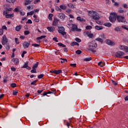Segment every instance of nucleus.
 <instances>
[{
    "label": "nucleus",
    "instance_id": "obj_4",
    "mask_svg": "<svg viewBox=\"0 0 128 128\" xmlns=\"http://www.w3.org/2000/svg\"><path fill=\"white\" fill-rule=\"evenodd\" d=\"M98 44L94 42L90 46L89 48H90L91 52H92V54H96V50H94V48H96Z\"/></svg>",
    "mask_w": 128,
    "mask_h": 128
},
{
    "label": "nucleus",
    "instance_id": "obj_25",
    "mask_svg": "<svg viewBox=\"0 0 128 128\" xmlns=\"http://www.w3.org/2000/svg\"><path fill=\"white\" fill-rule=\"evenodd\" d=\"M54 94V92H44L42 94V96H46V94Z\"/></svg>",
    "mask_w": 128,
    "mask_h": 128
},
{
    "label": "nucleus",
    "instance_id": "obj_37",
    "mask_svg": "<svg viewBox=\"0 0 128 128\" xmlns=\"http://www.w3.org/2000/svg\"><path fill=\"white\" fill-rule=\"evenodd\" d=\"M10 86H11V88H16V83H12L10 84Z\"/></svg>",
    "mask_w": 128,
    "mask_h": 128
},
{
    "label": "nucleus",
    "instance_id": "obj_17",
    "mask_svg": "<svg viewBox=\"0 0 128 128\" xmlns=\"http://www.w3.org/2000/svg\"><path fill=\"white\" fill-rule=\"evenodd\" d=\"M95 28L96 30H100L104 29V27L102 26H96Z\"/></svg>",
    "mask_w": 128,
    "mask_h": 128
},
{
    "label": "nucleus",
    "instance_id": "obj_21",
    "mask_svg": "<svg viewBox=\"0 0 128 128\" xmlns=\"http://www.w3.org/2000/svg\"><path fill=\"white\" fill-rule=\"evenodd\" d=\"M20 7L18 6L14 10V12H20Z\"/></svg>",
    "mask_w": 128,
    "mask_h": 128
},
{
    "label": "nucleus",
    "instance_id": "obj_12",
    "mask_svg": "<svg viewBox=\"0 0 128 128\" xmlns=\"http://www.w3.org/2000/svg\"><path fill=\"white\" fill-rule=\"evenodd\" d=\"M30 42H24L22 44V46L24 48H28L30 46Z\"/></svg>",
    "mask_w": 128,
    "mask_h": 128
},
{
    "label": "nucleus",
    "instance_id": "obj_56",
    "mask_svg": "<svg viewBox=\"0 0 128 128\" xmlns=\"http://www.w3.org/2000/svg\"><path fill=\"white\" fill-rule=\"evenodd\" d=\"M26 24H32V21L31 20L29 19V20H28V21L26 22Z\"/></svg>",
    "mask_w": 128,
    "mask_h": 128
},
{
    "label": "nucleus",
    "instance_id": "obj_54",
    "mask_svg": "<svg viewBox=\"0 0 128 128\" xmlns=\"http://www.w3.org/2000/svg\"><path fill=\"white\" fill-rule=\"evenodd\" d=\"M18 91L14 90L12 92V94L13 96H18Z\"/></svg>",
    "mask_w": 128,
    "mask_h": 128
},
{
    "label": "nucleus",
    "instance_id": "obj_45",
    "mask_svg": "<svg viewBox=\"0 0 128 128\" xmlns=\"http://www.w3.org/2000/svg\"><path fill=\"white\" fill-rule=\"evenodd\" d=\"M68 6L70 8H74V5L72 4H68Z\"/></svg>",
    "mask_w": 128,
    "mask_h": 128
},
{
    "label": "nucleus",
    "instance_id": "obj_15",
    "mask_svg": "<svg viewBox=\"0 0 128 128\" xmlns=\"http://www.w3.org/2000/svg\"><path fill=\"white\" fill-rule=\"evenodd\" d=\"M47 30H48V32H54L56 28L54 26H48L47 28Z\"/></svg>",
    "mask_w": 128,
    "mask_h": 128
},
{
    "label": "nucleus",
    "instance_id": "obj_61",
    "mask_svg": "<svg viewBox=\"0 0 128 128\" xmlns=\"http://www.w3.org/2000/svg\"><path fill=\"white\" fill-rule=\"evenodd\" d=\"M96 24H100V26L102 24V23L100 21H96Z\"/></svg>",
    "mask_w": 128,
    "mask_h": 128
},
{
    "label": "nucleus",
    "instance_id": "obj_36",
    "mask_svg": "<svg viewBox=\"0 0 128 128\" xmlns=\"http://www.w3.org/2000/svg\"><path fill=\"white\" fill-rule=\"evenodd\" d=\"M8 12H9L8 11V9H6V10L4 12L3 14L4 16H7V14H8Z\"/></svg>",
    "mask_w": 128,
    "mask_h": 128
},
{
    "label": "nucleus",
    "instance_id": "obj_50",
    "mask_svg": "<svg viewBox=\"0 0 128 128\" xmlns=\"http://www.w3.org/2000/svg\"><path fill=\"white\" fill-rule=\"evenodd\" d=\"M52 40H54V42H58V38L56 36L54 37Z\"/></svg>",
    "mask_w": 128,
    "mask_h": 128
},
{
    "label": "nucleus",
    "instance_id": "obj_48",
    "mask_svg": "<svg viewBox=\"0 0 128 128\" xmlns=\"http://www.w3.org/2000/svg\"><path fill=\"white\" fill-rule=\"evenodd\" d=\"M126 46H125L120 45V49L122 50H124V48H126Z\"/></svg>",
    "mask_w": 128,
    "mask_h": 128
},
{
    "label": "nucleus",
    "instance_id": "obj_41",
    "mask_svg": "<svg viewBox=\"0 0 128 128\" xmlns=\"http://www.w3.org/2000/svg\"><path fill=\"white\" fill-rule=\"evenodd\" d=\"M114 30L115 32H120V27H116Z\"/></svg>",
    "mask_w": 128,
    "mask_h": 128
},
{
    "label": "nucleus",
    "instance_id": "obj_7",
    "mask_svg": "<svg viewBox=\"0 0 128 128\" xmlns=\"http://www.w3.org/2000/svg\"><path fill=\"white\" fill-rule=\"evenodd\" d=\"M84 34H86L89 38H92L94 34H92V31H86L84 32Z\"/></svg>",
    "mask_w": 128,
    "mask_h": 128
},
{
    "label": "nucleus",
    "instance_id": "obj_11",
    "mask_svg": "<svg viewBox=\"0 0 128 128\" xmlns=\"http://www.w3.org/2000/svg\"><path fill=\"white\" fill-rule=\"evenodd\" d=\"M106 44H108V46H114V42H113L112 41L109 40H106Z\"/></svg>",
    "mask_w": 128,
    "mask_h": 128
},
{
    "label": "nucleus",
    "instance_id": "obj_46",
    "mask_svg": "<svg viewBox=\"0 0 128 128\" xmlns=\"http://www.w3.org/2000/svg\"><path fill=\"white\" fill-rule=\"evenodd\" d=\"M32 46H34V48H38L40 46V44H32Z\"/></svg>",
    "mask_w": 128,
    "mask_h": 128
},
{
    "label": "nucleus",
    "instance_id": "obj_57",
    "mask_svg": "<svg viewBox=\"0 0 128 128\" xmlns=\"http://www.w3.org/2000/svg\"><path fill=\"white\" fill-rule=\"evenodd\" d=\"M10 70L12 72H16V68L14 67H11Z\"/></svg>",
    "mask_w": 128,
    "mask_h": 128
},
{
    "label": "nucleus",
    "instance_id": "obj_18",
    "mask_svg": "<svg viewBox=\"0 0 128 128\" xmlns=\"http://www.w3.org/2000/svg\"><path fill=\"white\" fill-rule=\"evenodd\" d=\"M34 0H25V6H28Z\"/></svg>",
    "mask_w": 128,
    "mask_h": 128
},
{
    "label": "nucleus",
    "instance_id": "obj_14",
    "mask_svg": "<svg viewBox=\"0 0 128 128\" xmlns=\"http://www.w3.org/2000/svg\"><path fill=\"white\" fill-rule=\"evenodd\" d=\"M58 17L60 18V20H64L66 18V15L64 13H59Z\"/></svg>",
    "mask_w": 128,
    "mask_h": 128
},
{
    "label": "nucleus",
    "instance_id": "obj_1",
    "mask_svg": "<svg viewBox=\"0 0 128 128\" xmlns=\"http://www.w3.org/2000/svg\"><path fill=\"white\" fill-rule=\"evenodd\" d=\"M88 14L90 16H92L93 20H98V19L100 18V16L98 15V12L96 11L90 10L88 12Z\"/></svg>",
    "mask_w": 128,
    "mask_h": 128
},
{
    "label": "nucleus",
    "instance_id": "obj_33",
    "mask_svg": "<svg viewBox=\"0 0 128 128\" xmlns=\"http://www.w3.org/2000/svg\"><path fill=\"white\" fill-rule=\"evenodd\" d=\"M96 40H97L98 42H101L102 44V42H104V40L102 39V38H96Z\"/></svg>",
    "mask_w": 128,
    "mask_h": 128
},
{
    "label": "nucleus",
    "instance_id": "obj_39",
    "mask_svg": "<svg viewBox=\"0 0 128 128\" xmlns=\"http://www.w3.org/2000/svg\"><path fill=\"white\" fill-rule=\"evenodd\" d=\"M38 82V80H35L33 81L32 82H31L30 84L31 86H36V84Z\"/></svg>",
    "mask_w": 128,
    "mask_h": 128
},
{
    "label": "nucleus",
    "instance_id": "obj_2",
    "mask_svg": "<svg viewBox=\"0 0 128 128\" xmlns=\"http://www.w3.org/2000/svg\"><path fill=\"white\" fill-rule=\"evenodd\" d=\"M58 28L59 29L58 30V32L59 34H62V36H63L64 38H66V32L64 31L66 30L64 27L58 26Z\"/></svg>",
    "mask_w": 128,
    "mask_h": 128
},
{
    "label": "nucleus",
    "instance_id": "obj_29",
    "mask_svg": "<svg viewBox=\"0 0 128 128\" xmlns=\"http://www.w3.org/2000/svg\"><path fill=\"white\" fill-rule=\"evenodd\" d=\"M38 66V62H36V64H35L32 67V68H36Z\"/></svg>",
    "mask_w": 128,
    "mask_h": 128
},
{
    "label": "nucleus",
    "instance_id": "obj_13",
    "mask_svg": "<svg viewBox=\"0 0 128 128\" xmlns=\"http://www.w3.org/2000/svg\"><path fill=\"white\" fill-rule=\"evenodd\" d=\"M12 62H14V64H16V66H18L20 62V60L18 58H14L12 60Z\"/></svg>",
    "mask_w": 128,
    "mask_h": 128
},
{
    "label": "nucleus",
    "instance_id": "obj_6",
    "mask_svg": "<svg viewBox=\"0 0 128 128\" xmlns=\"http://www.w3.org/2000/svg\"><path fill=\"white\" fill-rule=\"evenodd\" d=\"M116 20L118 22L124 23L125 22H126V18H124V17L122 16L117 15Z\"/></svg>",
    "mask_w": 128,
    "mask_h": 128
},
{
    "label": "nucleus",
    "instance_id": "obj_10",
    "mask_svg": "<svg viewBox=\"0 0 128 128\" xmlns=\"http://www.w3.org/2000/svg\"><path fill=\"white\" fill-rule=\"evenodd\" d=\"M59 22H60V20H58L56 18H54V20L52 22V26H58V24Z\"/></svg>",
    "mask_w": 128,
    "mask_h": 128
},
{
    "label": "nucleus",
    "instance_id": "obj_58",
    "mask_svg": "<svg viewBox=\"0 0 128 128\" xmlns=\"http://www.w3.org/2000/svg\"><path fill=\"white\" fill-rule=\"evenodd\" d=\"M124 50L125 52H128V46H125Z\"/></svg>",
    "mask_w": 128,
    "mask_h": 128
},
{
    "label": "nucleus",
    "instance_id": "obj_23",
    "mask_svg": "<svg viewBox=\"0 0 128 128\" xmlns=\"http://www.w3.org/2000/svg\"><path fill=\"white\" fill-rule=\"evenodd\" d=\"M14 18V14H7L6 16V18Z\"/></svg>",
    "mask_w": 128,
    "mask_h": 128
},
{
    "label": "nucleus",
    "instance_id": "obj_22",
    "mask_svg": "<svg viewBox=\"0 0 128 128\" xmlns=\"http://www.w3.org/2000/svg\"><path fill=\"white\" fill-rule=\"evenodd\" d=\"M60 10H66V6L64 4L60 5Z\"/></svg>",
    "mask_w": 128,
    "mask_h": 128
},
{
    "label": "nucleus",
    "instance_id": "obj_43",
    "mask_svg": "<svg viewBox=\"0 0 128 128\" xmlns=\"http://www.w3.org/2000/svg\"><path fill=\"white\" fill-rule=\"evenodd\" d=\"M10 4H14L16 0H6Z\"/></svg>",
    "mask_w": 128,
    "mask_h": 128
},
{
    "label": "nucleus",
    "instance_id": "obj_35",
    "mask_svg": "<svg viewBox=\"0 0 128 128\" xmlns=\"http://www.w3.org/2000/svg\"><path fill=\"white\" fill-rule=\"evenodd\" d=\"M105 26H107L108 28H110L112 26V24L108 22L104 24Z\"/></svg>",
    "mask_w": 128,
    "mask_h": 128
},
{
    "label": "nucleus",
    "instance_id": "obj_62",
    "mask_svg": "<svg viewBox=\"0 0 128 128\" xmlns=\"http://www.w3.org/2000/svg\"><path fill=\"white\" fill-rule=\"evenodd\" d=\"M6 48L7 50H10V45H8V44L6 45Z\"/></svg>",
    "mask_w": 128,
    "mask_h": 128
},
{
    "label": "nucleus",
    "instance_id": "obj_20",
    "mask_svg": "<svg viewBox=\"0 0 128 128\" xmlns=\"http://www.w3.org/2000/svg\"><path fill=\"white\" fill-rule=\"evenodd\" d=\"M76 20H80V22H86V20L82 18L80 16H78Z\"/></svg>",
    "mask_w": 128,
    "mask_h": 128
},
{
    "label": "nucleus",
    "instance_id": "obj_42",
    "mask_svg": "<svg viewBox=\"0 0 128 128\" xmlns=\"http://www.w3.org/2000/svg\"><path fill=\"white\" fill-rule=\"evenodd\" d=\"M111 82L114 86H118V82H116L114 80H111Z\"/></svg>",
    "mask_w": 128,
    "mask_h": 128
},
{
    "label": "nucleus",
    "instance_id": "obj_9",
    "mask_svg": "<svg viewBox=\"0 0 128 128\" xmlns=\"http://www.w3.org/2000/svg\"><path fill=\"white\" fill-rule=\"evenodd\" d=\"M50 72L55 74H62V70H50Z\"/></svg>",
    "mask_w": 128,
    "mask_h": 128
},
{
    "label": "nucleus",
    "instance_id": "obj_49",
    "mask_svg": "<svg viewBox=\"0 0 128 128\" xmlns=\"http://www.w3.org/2000/svg\"><path fill=\"white\" fill-rule=\"evenodd\" d=\"M24 36H28V34H30V31H28V30H25L24 32Z\"/></svg>",
    "mask_w": 128,
    "mask_h": 128
},
{
    "label": "nucleus",
    "instance_id": "obj_28",
    "mask_svg": "<svg viewBox=\"0 0 128 128\" xmlns=\"http://www.w3.org/2000/svg\"><path fill=\"white\" fill-rule=\"evenodd\" d=\"M78 30V26L76 25L74 26L72 28V32H74L75 30Z\"/></svg>",
    "mask_w": 128,
    "mask_h": 128
},
{
    "label": "nucleus",
    "instance_id": "obj_60",
    "mask_svg": "<svg viewBox=\"0 0 128 128\" xmlns=\"http://www.w3.org/2000/svg\"><path fill=\"white\" fill-rule=\"evenodd\" d=\"M26 54V51H24L22 52V58H24V54Z\"/></svg>",
    "mask_w": 128,
    "mask_h": 128
},
{
    "label": "nucleus",
    "instance_id": "obj_44",
    "mask_svg": "<svg viewBox=\"0 0 128 128\" xmlns=\"http://www.w3.org/2000/svg\"><path fill=\"white\" fill-rule=\"evenodd\" d=\"M30 72L32 74H36V68H32V70H31Z\"/></svg>",
    "mask_w": 128,
    "mask_h": 128
},
{
    "label": "nucleus",
    "instance_id": "obj_63",
    "mask_svg": "<svg viewBox=\"0 0 128 128\" xmlns=\"http://www.w3.org/2000/svg\"><path fill=\"white\" fill-rule=\"evenodd\" d=\"M70 12H72V10L71 9H68L66 10V12H68V14H70Z\"/></svg>",
    "mask_w": 128,
    "mask_h": 128
},
{
    "label": "nucleus",
    "instance_id": "obj_32",
    "mask_svg": "<svg viewBox=\"0 0 128 128\" xmlns=\"http://www.w3.org/2000/svg\"><path fill=\"white\" fill-rule=\"evenodd\" d=\"M58 45L59 46H62V48H66V45L62 43V42H58Z\"/></svg>",
    "mask_w": 128,
    "mask_h": 128
},
{
    "label": "nucleus",
    "instance_id": "obj_31",
    "mask_svg": "<svg viewBox=\"0 0 128 128\" xmlns=\"http://www.w3.org/2000/svg\"><path fill=\"white\" fill-rule=\"evenodd\" d=\"M55 10H57V12H62V9L58 6H55Z\"/></svg>",
    "mask_w": 128,
    "mask_h": 128
},
{
    "label": "nucleus",
    "instance_id": "obj_51",
    "mask_svg": "<svg viewBox=\"0 0 128 128\" xmlns=\"http://www.w3.org/2000/svg\"><path fill=\"white\" fill-rule=\"evenodd\" d=\"M76 54H82V50H77L76 51Z\"/></svg>",
    "mask_w": 128,
    "mask_h": 128
},
{
    "label": "nucleus",
    "instance_id": "obj_55",
    "mask_svg": "<svg viewBox=\"0 0 128 128\" xmlns=\"http://www.w3.org/2000/svg\"><path fill=\"white\" fill-rule=\"evenodd\" d=\"M76 42H72L70 43V46H76Z\"/></svg>",
    "mask_w": 128,
    "mask_h": 128
},
{
    "label": "nucleus",
    "instance_id": "obj_40",
    "mask_svg": "<svg viewBox=\"0 0 128 128\" xmlns=\"http://www.w3.org/2000/svg\"><path fill=\"white\" fill-rule=\"evenodd\" d=\"M44 74H40V75L38 76V78H39V80H40L42 78H44Z\"/></svg>",
    "mask_w": 128,
    "mask_h": 128
},
{
    "label": "nucleus",
    "instance_id": "obj_16",
    "mask_svg": "<svg viewBox=\"0 0 128 128\" xmlns=\"http://www.w3.org/2000/svg\"><path fill=\"white\" fill-rule=\"evenodd\" d=\"M22 25H19L18 26H16L15 28L16 30V32H20V30H22Z\"/></svg>",
    "mask_w": 128,
    "mask_h": 128
},
{
    "label": "nucleus",
    "instance_id": "obj_5",
    "mask_svg": "<svg viewBox=\"0 0 128 128\" xmlns=\"http://www.w3.org/2000/svg\"><path fill=\"white\" fill-rule=\"evenodd\" d=\"M124 54H126L124 52L122 51H118L116 52L115 56L116 58H122Z\"/></svg>",
    "mask_w": 128,
    "mask_h": 128
},
{
    "label": "nucleus",
    "instance_id": "obj_27",
    "mask_svg": "<svg viewBox=\"0 0 128 128\" xmlns=\"http://www.w3.org/2000/svg\"><path fill=\"white\" fill-rule=\"evenodd\" d=\"M28 63L26 62L24 65L22 66V68H28Z\"/></svg>",
    "mask_w": 128,
    "mask_h": 128
},
{
    "label": "nucleus",
    "instance_id": "obj_64",
    "mask_svg": "<svg viewBox=\"0 0 128 128\" xmlns=\"http://www.w3.org/2000/svg\"><path fill=\"white\" fill-rule=\"evenodd\" d=\"M124 100L128 102V96L124 97Z\"/></svg>",
    "mask_w": 128,
    "mask_h": 128
},
{
    "label": "nucleus",
    "instance_id": "obj_53",
    "mask_svg": "<svg viewBox=\"0 0 128 128\" xmlns=\"http://www.w3.org/2000/svg\"><path fill=\"white\" fill-rule=\"evenodd\" d=\"M15 42L16 44H20V42H18V38H15Z\"/></svg>",
    "mask_w": 128,
    "mask_h": 128
},
{
    "label": "nucleus",
    "instance_id": "obj_34",
    "mask_svg": "<svg viewBox=\"0 0 128 128\" xmlns=\"http://www.w3.org/2000/svg\"><path fill=\"white\" fill-rule=\"evenodd\" d=\"M60 60H62L60 62L61 64H64V62H68V60H66V58H60Z\"/></svg>",
    "mask_w": 128,
    "mask_h": 128
},
{
    "label": "nucleus",
    "instance_id": "obj_38",
    "mask_svg": "<svg viewBox=\"0 0 128 128\" xmlns=\"http://www.w3.org/2000/svg\"><path fill=\"white\" fill-rule=\"evenodd\" d=\"M75 40L77 42H82V40H80V38H76Z\"/></svg>",
    "mask_w": 128,
    "mask_h": 128
},
{
    "label": "nucleus",
    "instance_id": "obj_3",
    "mask_svg": "<svg viewBox=\"0 0 128 128\" xmlns=\"http://www.w3.org/2000/svg\"><path fill=\"white\" fill-rule=\"evenodd\" d=\"M118 16V14L116 13L112 12L110 14V16H109V20L110 22H115L116 20V17Z\"/></svg>",
    "mask_w": 128,
    "mask_h": 128
},
{
    "label": "nucleus",
    "instance_id": "obj_26",
    "mask_svg": "<svg viewBox=\"0 0 128 128\" xmlns=\"http://www.w3.org/2000/svg\"><path fill=\"white\" fill-rule=\"evenodd\" d=\"M52 16H54V14H50L48 16V18L50 20H52Z\"/></svg>",
    "mask_w": 128,
    "mask_h": 128
},
{
    "label": "nucleus",
    "instance_id": "obj_30",
    "mask_svg": "<svg viewBox=\"0 0 128 128\" xmlns=\"http://www.w3.org/2000/svg\"><path fill=\"white\" fill-rule=\"evenodd\" d=\"M34 14V11H31L30 12H28L27 13V16H32Z\"/></svg>",
    "mask_w": 128,
    "mask_h": 128
},
{
    "label": "nucleus",
    "instance_id": "obj_59",
    "mask_svg": "<svg viewBox=\"0 0 128 128\" xmlns=\"http://www.w3.org/2000/svg\"><path fill=\"white\" fill-rule=\"evenodd\" d=\"M122 6L123 8H126V9L128 8V4H122Z\"/></svg>",
    "mask_w": 128,
    "mask_h": 128
},
{
    "label": "nucleus",
    "instance_id": "obj_8",
    "mask_svg": "<svg viewBox=\"0 0 128 128\" xmlns=\"http://www.w3.org/2000/svg\"><path fill=\"white\" fill-rule=\"evenodd\" d=\"M8 38H6V36H4L2 37V44L3 46H5V44H6L8 42Z\"/></svg>",
    "mask_w": 128,
    "mask_h": 128
},
{
    "label": "nucleus",
    "instance_id": "obj_24",
    "mask_svg": "<svg viewBox=\"0 0 128 128\" xmlns=\"http://www.w3.org/2000/svg\"><path fill=\"white\" fill-rule=\"evenodd\" d=\"M118 10L120 14H124V8H120Z\"/></svg>",
    "mask_w": 128,
    "mask_h": 128
},
{
    "label": "nucleus",
    "instance_id": "obj_47",
    "mask_svg": "<svg viewBox=\"0 0 128 128\" xmlns=\"http://www.w3.org/2000/svg\"><path fill=\"white\" fill-rule=\"evenodd\" d=\"M86 30H92V26H87L86 27Z\"/></svg>",
    "mask_w": 128,
    "mask_h": 128
},
{
    "label": "nucleus",
    "instance_id": "obj_19",
    "mask_svg": "<svg viewBox=\"0 0 128 128\" xmlns=\"http://www.w3.org/2000/svg\"><path fill=\"white\" fill-rule=\"evenodd\" d=\"M92 60V58L91 57H88L83 59V60L84 62H90Z\"/></svg>",
    "mask_w": 128,
    "mask_h": 128
},
{
    "label": "nucleus",
    "instance_id": "obj_52",
    "mask_svg": "<svg viewBox=\"0 0 128 128\" xmlns=\"http://www.w3.org/2000/svg\"><path fill=\"white\" fill-rule=\"evenodd\" d=\"M70 66H72V68H76V64H70Z\"/></svg>",
    "mask_w": 128,
    "mask_h": 128
}]
</instances>
